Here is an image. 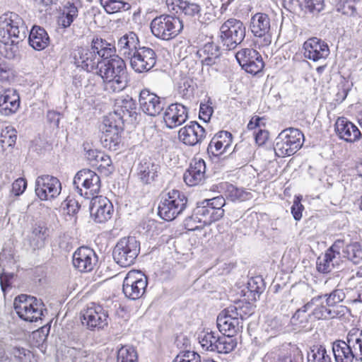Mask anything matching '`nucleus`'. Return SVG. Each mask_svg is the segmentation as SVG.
<instances>
[{
    "instance_id": "nucleus-1",
    "label": "nucleus",
    "mask_w": 362,
    "mask_h": 362,
    "mask_svg": "<svg viewBox=\"0 0 362 362\" xmlns=\"http://www.w3.org/2000/svg\"><path fill=\"white\" fill-rule=\"evenodd\" d=\"M226 200L222 196L212 199H204L197 204L193 214L185 220V225L187 230H194L189 228L190 222L197 221L202 226H210L222 218L225 214L223 206Z\"/></svg>"
},
{
    "instance_id": "nucleus-2",
    "label": "nucleus",
    "mask_w": 362,
    "mask_h": 362,
    "mask_svg": "<svg viewBox=\"0 0 362 362\" xmlns=\"http://www.w3.org/2000/svg\"><path fill=\"white\" fill-rule=\"evenodd\" d=\"M98 74L101 76L107 90L116 93L123 90L127 83V66L119 56L104 62Z\"/></svg>"
},
{
    "instance_id": "nucleus-3",
    "label": "nucleus",
    "mask_w": 362,
    "mask_h": 362,
    "mask_svg": "<svg viewBox=\"0 0 362 362\" xmlns=\"http://www.w3.org/2000/svg\"><path fill=\"white\" fill-rule=\"evenodd\" d=\"M152 34L158 39L169 41L183 30V21L178 16L163 13L155 17L150 23Z\"/></svg>"
},
{
    "instance_id": "nucleus-4",
    "label": "nucleus",
    "mask_w": 362,
    "mask_h": 362,
    "mask_svg": "<svg viewBox=\"0 0 362 362\" xmlns=\"http://www.w3.org/2000/svg\"><path fill=\"white\" fill-rule=\"evenodd\" d=\"M187 198L178 189H172L163 195L158 208V214L163 220L170 221L182 214L187 207Z\"/></svg>"
},
{
    "instance_id": "nucleus-5",
    "label": "nucleus",
    "mask_w": 362,
    "mask_h": 362,
    "mask_svg": "<svg viewBox=\"0 0 362 362\" xmlns=\"http://www.w3.org/2000/svg\"><path fill=\"white\" fill-rule=\"evenodd\" d=\"M14 310L18 316L23 320L33 322L42 320L44 304L35 297L21 294L15 298Z\"/></svg>"
},
{
    "instance_id": "nucleus-6",
    "label": "nucleus",
    "mask_w": 362,
    "mask_h": 362,
    "mask_svg": "<svg viewBox=\"0 0 362 362\" xmlns=\"http://www.w3.org/2000/svg\"><path fill=\"white\" fill-rule=\"evenodd\" d=\"M140 252V243L134 237L120 238L116 243L112 256L115 262L121 267L132 265Z\"/></svg>"
},
{
    "instance_id": "nucleus-7",
    "label": "nucleus",
    "mask_w": 362,
    "mask_h": 362,
    "mask_svg": "<svg viewBox=\"0 0 362 362\" xmlns=\"http://www.w3.org/2000/svg\"><path fill=\"white\" fill-rule=\"evenodd\" d=\"M303 133L294 128L283 130L277 136L274 152L278 157L293 155L303 145Z\"/></svg>"
},
{
    "instance_id": "nucleus-8",
    "label": "nucleus",
    "mask_w": 362,
    "mask_h": 362,
    "mask_svg": "<svg viewBox=\"0 0 362 362\" xmlns=\"http://www.w3.org/2000/svg\"><path fill=\"white\" fill-rule=\"evenodd\" d=\"M74 185L78 193L86 199H93L98 196L101 189L100 176L93 170L83 168L77 172L74 178Z\"/></svg>"
},
{
    "instance_id": "nucleus-9",
    "label": "nucleus",
    "mask_w": 362,
    "mask_h": 362,
    "mask_svg": "<svg viewBox=\"0 0 362 362\" xmlns=\"http://www.w3.org/2000/svg\"><path fill=\"white\" fill-rule=\"evenodd\" d=\"M81 320L82 325L89 330H102L108 326V311L99 304L90 303L81 310Z\"/></svg>"
},
{
    "instance_id": "nucleus-10",
    "label": "nucleus",
    "mask_w": 362,
    "mask_h": 362,
    "mask_svg": "<svg viewBox=\"0 0 362 362\" xmlns=\"http://www.w3.org/2000/svg\"><path fill=\"white\" fill-rule=\"evenodd\" d=\"M147 286V276L140 270L132 269L124 279L122 291L127 298L137 300L144 296Z\"/></svg>"
},
{
    "instance_id": "nucleus-11",
    "label": "nucleus",
    "mask_w": 362,
    "mask_h": 362,
    "mask_svg": "<svg viewBox=\"0 0 362 362\" xmlns=\"http://www.w3.org/2000/svg\"><path fill=\"white\" fill-rule=\"evenodd\" d=\"M250 29L252 35L259 39V47H268L272 42L271 19L268 14L257 12L252 16Z\"/></svg>"
},
{
    "instance_id": "nucleus-12",
    "label": "nucleus",
    "mask_w": 362,
    "mask_h": 362,
    "mask_svg": "<svg viewBox=\"0 0 362 362\" xmlns=\"http://www.w3.org/2000/svg\"><path fill=\"white\" fill-rule=\"evenodd\" d=\"M221 37L228 46L235 47L240 44L246 34L243 23L235 18H229L220 28Z\"/></svg>"
},
{
    "instance_id": "nucleus-13",
    "label": "nucleus",
    "mask_w": 362,
    "mask_h": 362,
    "mask_svg": "<svg viewBox=\"0 0 362 362\" xmlns=\"http://www.w3.org/2000/svg\"><path fill=\"white\" fill-rule=\"evenodd\" d=\"M216 322L219 331L229 335H236L243 328L237 307L233 305L223 309L218 314Z\"/></svg>"
},
{
    "instance_id": "nucleus-14",
    "label": "nucleus",
    "mask_w": 362,
    "mask_h": 362,
    "mask_svg": "<svg viewBox=\"0 0 362 362\" xmlns=\"http://www.w3.org/2000/svg\"><path fill=\"white\" fill-rule=\"evenodd\" d=\"M100 141L103 146L109 150L115 151L122 141L123 128L117 124L115 118L107 117L103 120Z\"/></svg>"
},
{
    "instance_id": "nucleus-15",
    "label": "nucleus",
    "mask_w": 362,
    "mask_h": 362,
    "mask_svg": "<svg viewBox=\"0 0 362 362\" xmlns=\"http://www.w3.org/2000/svg\"><path fill=\"white\" fill-rule=\"evenodd\" d=\"M235 58L242 68L247 73L256 75L264 67L261 54L252 48H244L238 51Z\"/></svg>"
},
{
    "instance_id": "nucleus-16",
    "label": "nucleus",
    "mask_w": 362,
    "mask_h": 362,
    "mask_svg": "<svg viewBox=\"0 0 362 362\" xmlns=\"http://www.w3.org/2000/svg\"><path fill=\"white\" fill-rule=\"evenodd\" d=\"M23 18L14 12H6L0 16V39L18 38L20 29L23 28Z\"/></svg>"
},
{
    "instance_id": "nucleus-17",
    "label": "nucleus",
    "mask_w": 362,
    "mask_h": 362,
    "mask_svg": "<svg viewBox=\"0 0 362 362\" xmlns=\"http://www.w3.org/2000/svg\"><path fill=\"white\" fill-rule=\"evenodd\" d=\"M62 190L59 180L54 176L44 175L36 180V194L41 200L57 197Z\"/></svg>"
},
{
    "instance_id": "nucleus-18",
    "label": "nucleus",
    "mask_w": 362,
    "mask_h": 362,
    "mask_svg": "<svg viewBox=\"0 0 362 362\" xmlns=\"http://www.w3.org/2000/svg\"><path fill=\"white\" fill-rule=\"evenodd\" d=\"M206 136V129L195 121L189 122L181 127L177 134L179 141L189 146L200 144Z\"/></svg>"
},
{
    "instance_id": "nucleus-19",
    "label": "nucleus",
    "mask_w": 362,
    "mask_h": 362,
    "mask_svg": "<svg viewBox=\"0 0 362 362\" xmlns=\"http://www.w3.org/2000/svg\"><path fill=\"white\" fill-rule=\"evenodd\" d=\"M156 63V54L153 49L149 47H140L131 57L132 68L138 73L151 70Z\"/></svg>"
},
{
    "instance_id": "nucleus-20",
    "label": "nucleus",
    "mask_w": 362,
    "mask_h": 362,
    "mask_svg": "<svg viewBox=\"0 0 362 362\" xmlns=\"http://www.w3.org/2000/svg\"><path fill=\"white\" fill-rule=\"evenodd\" d=\"M73 265L81 272H90L98 262V256L89 247H78L73 255Z\"/></svg>"
},
{
    "instance_id": "nucleus-21",
    "label": "nucleus",
    "mask_w": 362,
    "mask_h": 362,
    "mask_svg": "<svg viewBox=\"0 0 362 362\" xmlns=\"http://www.w3.org/2000/svg\"><path fill=\"white\" fill-rule=\"evenodd\" d=\"M72 57L74 64L88 72L96 70L100 63L99 57L91 47H78L74 49Z\"/></svg>"
},
{
    "instance_id": "nucleus-22",
    "label": "nucleus",
    "mask_w": 362,
    "mask_h": 362,
    "mask_svg": "<svg viewBox=\"0 0 362 362\" xmlns=\"http://www.w3.org/2000/svg\"><path fill=\"white\" fill-rule=\"evenodd\" d=\"M139 105L145 114L151 117L158 116L163 110L161 98L148 88L141 90L139 95Z\"/></svg>"
},
{
    "instance_id": "nucleus-23",
    "label": "nucleus",
    "mask_w": 362,
    "mask_h": 362,
    "mask_svg": "<svg viewBox=\"0 0 362 362\" xmlns=\"http://www.w3.org/2000/svg\"><path fill=\"white\" fill-rule=\"evenodd\" d=\"M114 213L112 202L105 197L98 196L91 199L90 215L97 223H105Z\"/></svg>"
},
{
    "instance_id": "nucleus-24",
    "label": "nucleus",
    "mask_w": 362,
    "mask_h": 362,
    "mask_svg": "<svg viewBox=\"0 0 362 362\" xmlns=\"http://www.w3.org/2000/svg\"><path fill=\"white\" fill-rule=\"evenodd\" d=\"M206 179V163L204 159L194 157L183 175L185 184L190 187L204 183Z\"/></svg>"
},
{
    "instance_id": "nucleus-25",
    "label": "nucleus",
    "mask_w": 362,
    "mask_h": 362,
    "mask_svg": "<svg viewBox=\"0 0 362 362\" xmlns=\"http://www.w3.org/2000/svg\"><path fill=\"white\" fill-rule=\"evenodd\" d=\"M233 135L228 131H219L211 138L207 151L215 157H221L231 150Z\"/></svg>"
},
{
    "instance_id": "nucleus-26",
    "label": "nucleus",
    "mask_w": 362,
    "mask_h": 362,
    "mask_svg": "<svg viewBox=\"0 0 362 362\" xmlns=\"http://www.w3.org/2000/svg\"><path fill=\"white\" fill-rule=\"evenodd\" d=\"M136 115V104L132 98H119L115 100L113 113L109 117L115 118L116 122L124 124L131 120Z\"/></svg>"
},
{
    "instance_id": "nucleus-27",
    "label": "nucleus",
    "mask_w": 362,
    "mask_h": 362,
    "mask_svg": "<svg viewBox=\"0 0 362 362\" xmlns=\"http://www.w3.org/2000/svg\"><path fill=\"white\" fill-rule=\"evenodd\" d=\"M188 117L187 108L180 103L170 104L164 111L163 122L168 129H173L183 124Z\"/></svg>"
},
{
    "instance_id": "nucleus-28",
    "label": "nucleus",
    "mask_w": 362,
    "mask_h": 362,
    "mask_svg": "<svg viewBox=\"0 0 362 362\" xmlns=\"http://www.w3.org/2000/svg\"><path fill=\"white\" fill-rule=\"evenodd\" d=\"M276 350V352L267 353L265 358H276L275 362H303L302 351L295 344L283 345Z\"/></svg>"
},
{
    "instance_id": "nucleus-29",
    "label": "nucleus",
    "mask_w": 362,
    "mask_h": 362,
    "mask_svg": "<svg viewBox=\"0 0 362 362\" xmlns=\"http://www.w3.org/2000/svg\"><path fill=\"white\" fill-rule=\"evenodd\" d=\"M335 131L339 137L346 142L354 143L361 138L358 128L345 117H339L335 122Z\"/></svg>"
},
{
    "instance_id": "nucleus-30",
    "label": "nucleus",
    "mask_w": 362,
    "mask_h": 362,
    "mask_svg": "<svg viewBox=\"0 0 362 362\" xmlns=\"http://www.w3.org/2000/svg\"><path fill=\"white\" fill-rule=\"evenodd\" d=\"M20 107V96L13 89L8 88L0 93V112L8 116L15 113Z\"/></svg>"
},
{
    "instance_id": "nucleus-31",
    "label": "nucleus",
    "mask_w": 362,
    "mask_h": 362,
    "mask_svg": "<svg viewBox=\"0 0 362 362\" xmlns=\"http://www.w3.org/2000/svg\"><path fill=\"white\" fill-rule=\"evenodd\" d=\"M264 117L255 115L249 121L247 128L253 132L256 144L262 146L267 143L269 137V132L266 129Z\"/></svg>"
},
{
    "instance_id": "nucleus-32",
    "label": "nucleus",
    "mask_w": 362,
    "mask_h": 362,
    "mask_svg": "<svg viewBox=\"0 0 362 362\" xmlns=\"http://www.w3.org/2000/svg\"><path fill=\"white\" fill-rule=\"evenodd\" d=\"M90 46L95 52L99 59L104 62L114 58L116 54V48L114 43L109 42L106 40L101 37H93Z\"/></svg>"
},
{
    "instance_id": "nucleus-33",
    "label": "nucleus",
    "mask_w": 362,
    "mask_h": 362,
    "mask_svg": "<svg viewBox=\"0 0 362 362\" xmlns=\"http://www.w3.org/2000/svg\"><path fill=\"white\" fill-rule=\"evenodd\" d=\"M78 16V8L74 2H67L59 11L57 23L59 28H69Z\"/></svg>"
},
{
    "instance_id": "nucleus-34",
    "label": "nucleus",
    "mask_w": 362,
    "mask_h": 362,
    "mask_svg": "<svg viewBox=\"0 0 362 362\" xmlns=\"http://www.w3.org/2000/svg\"><path fill=\"white\" fill-rule=\"evenodd\" d=\"M310 307L312 305L307 303L302 308L298 310L292 317L293 322L305 330L311 329L312 325H314L315 322L314 312L315 309L309 311Z\"/></svg>"
},
{
    "instance_id": "nucleus-35",
    "label": "nucleus",
    "mask_w": 362,
    "mask_h": 362,
    "mask_svg": "<svg viewBox=\"0 0 362 362\" xmlns=\"http://www.w3.org/2000/svg\"><path fill=\"white\" fill-rule=\"evenodd\" d=\"M49 37L47 31L42 27L34 25L29 34V45L35 50H43L49 44Z\"/></svg>"
},
{
    "instance_id": "nucleus-36",
    "label": "nucleus",
    "mask_w": 362,
    "mask_h": 362,
    "mask_svg": "<svg viewBox=\"0 0 362 362\" xmlns=\"http://www.w3.org/2000/svg\"><path fill=\"white\" fill-rule=\"evenodd\" d=\"M197 54L203 66H210L216 63L220 51L214 42H208L199 49Z\"/></svg>"
},
{
    "instance_id": "nucleus-37",
    "label": "nucleus",
    "mask_w": 362,
    "mask_h": 362,
    "mask_svg": "<svg viewBox=\"0 0 362 362\" xmlns=\"http://www.w3.org/2000/svg\"><path fill=\"white\" fill-rule=\"evenodd\" d=\"M332 352L336 362H354L356 361L350 344L344 341L338 340L333 343Z\"/></svg>"
},
{
    "instance_id": "nucleus-38",
    "label": "nucleus",
    "mask_w": 362,
    "mask_h": 362,
    "mask_svg": "<svg viewBox=\"0 0 362 362\" xmlns=\"http://www.w3.org/2000/svg\"><path fill=\"white\" fill-rule=\"evenodd\" d=\"M117 45L123 54L132 57L139 49V40L135 33L129 32L118 40Z\"/></svg>"
},
{
    "instance_id": "nucleus-39",
    "label": "nucleus",
    "mask_w": 362,
    "mask_h": 362,
    "mask_svg": "<svg viewBox=\"0 0 362 362\" xmlns=\"http://www.w3.org/2000/svg\"><path fill=\"white\" fill-rule=\"evenodd\" d=\"M348 343L356 354V361H362V331L352 329L347 335Z\"/></svg>"
},
{
    "instance_id": "nucleus-40",
    "label": "nucleus",
    "mask_w": 362,
    "mask_h": 362,
    "mask_svg": "<svg viewBox=\"0 0 362 362\" xmlns=\"http://www.w3.org/2000/svg\"><path fill=\"white\" fill-rule=\"evenodd\" d=\"M138 175L143 183L149 184L153 182L158 175V166L151 162L141 163Z\"/></svg>"
},
{
    "instance_id": "nucleus-41",
    "label": "nucleus",
    "mask_w": 362,
    "mask_h": 362,
    "mask_svg": "<svg viewBox=\"0 0 362 362\" xmlns=\"http://www.w3.org/2000/svg\"><path fill=\"white\" fill-rule=\"evenodd\" d=\"M100 3L109 14L126 11L131 8V5L123 0H100Z\"/></svg>"
},
{
    "instance_id": "nucleus-42",
    "label": "nucleus",
    "mask_w": 362,
    "mask_h": 362,
    "mask_svg": "<svg viewBox=\"0 0 362 362\" xmlns=\"http://www.w3.org/2000/svg\"><path fill=\"white\" fill-rule=\"evenodd\" d=\"M233 336L223 333V336L218 337L215 351L220 354H228L233 351L237 346V340L233 338Z\"/></svg>"
},
{
    "instance_id": "nucleus-43",
    "label": "nucleus",
    "mask_w": 362,
    "mask_h": 362,
    "mask_svg": "<svg viewBox=\"0 0 362 362\" xmlns=\"http://www.w3.org/2000/svg\"><path fill=\"white\" fill-rule=\"evenodd\" d=\"M92 166L96 168L100 173L106 176L112 174L115 170L110 156L105 152L100 153V156L93 163Z\"/></svg>"
},
{
    "instance_id": "nucleus-44",
    "label": "nucleus",
    "mask_w": 362,
    "mask_h": 362,
    "mask_svg": "<svg viewBox=\"0 0 362 362\" xmlns=\"http://www.w3.org/2000/svg\"><path fill=\"white\" fill-rule=\"evenodd\" d=\"M14 37H8V40L0 39L1 45L0 46V54L5 58L14 59L19 51L18 43Z\"/></svg>"
},
{
    "instance_id": "nucleus-45",
    "label": "nucleus",
    "mask_w": 362,
    "mask_h": 362,
    "mask_svg": "<svg viewBox=\"0 0 362 362\" xmlns=\"http://www.w3.org/2000/svg\"><path fill=\"white\" fill-rule=\"evenodd\" d=\"M16 139V131L13 127H6L2 129L0 135V144L4 150L13 147Z\"/></svg>"
},
{
    "instance_id": "nucleus-46",
    "label": "nucleus",
    "mask_w": 362,
    "mask_h": 362,
    "mask_svg": "<svg viewBox=\"0 0 362 362\" xmlns=\"http://www.w3.org/2000/svg\"><path fill=\"white\" fill-rule=\"evenodd\" d=\"M218 336L214 332H202L199 337V341L205 351H215Z\"/></svg>"
},
{
    "instance_id": "nucleus-47",
    "label": "nucleus",
    "mask_w": 362,
    "mask_h": 362,
    "mask_svg": "<svg viewBox=\"0 0 362 362\" xmlns=\"http://www.w3.org/2000/svg\"><path fill=\"white\" fill-rule=\"evenodd\" d=\"M343 252L345 256L354 264H358L362 259V246L358 242L347 245Z\"/></svg>"
},
{
    "instance_id": "nucleus-48",
    "label": "nucleus",
    "mask_w": 362,
    "mask_h": 362,
    "mask_svg": "<svg viewBox=\"0 0 362 362\" xmlns=\"http://www.w3.org/2000/svg\"><path fill=\"white\" fill-rule=\"evenodd\" d=\"M117 362H138L136 349L129 346H122L118 351Z\"/></svg>"
},
{
    "instance_id": "nucleus-49",
    "label": "nucleus",
    "mask_w": 362,
    "mask_h": 362,
    "mask_svg": "<svg viewBox=\"0 0 362 362\" xmlns=\"http://www.w3.org/2000/svg\"><path fill=\"white\" fill-rule=\"evenodd\" d=\"M303 52L305 58L317 61V38L310 37L306 40L303 46Z\"/></svg>"
},
{
    "instance_id": "nucleus-50",
    "label": "nucleus",
    "mask_w": 362,
    "mask_h": 362,
    "mask_svg": "<svg viewBox=\"0 0 362 362\" xmlns=\"http://www.w3.org/2000/svg\"><path fill=\"white\" fill-rule=\"evenodd\" d=\"M85 158L92 166L93 163L98 159L103 151H101L93 146V143L86 141L83 144Z\"/></svg>"
},
{
    "instance_id": "nucleus-51",
    "label": "nucleus",
    "mask_w": 362,
    "mask_h": 362,
    "mask_svg": "<svg viewBox=\"0 0 362 362\" xmlns=\"http://www.w3.org/2000/svg\"><path fill=\"white\" fill-rule=\"evenodd\" d=\"M15 77L13 66L0 58V81H9Z\"/></svg>"
},
{
    "instance_id": "nucleus-52",
    "label": "nucleus",
    "mask_w": 362,
    "mask_h": 362,
    "mask_svg": "<svg viewBox=\"0 0 362 362\" xmlns=\"http://www.w3.org/2000/svg\"><path fill=\"white\" fill-rule=\"evenodd\" d=\"M201 11V7L198 4L192 2L190 1L184 0L182 4L181 11L178 16H187L194 17L198 15Z\"/></svg>"
},
{
    "instance_id": "nucleus-53",
    "label": "nucleus",
    "mask_w": 362,
    "mask_h": 362,
    "mask_svg": "<svg viewBox=\"0 0 362 362\" xmlns=\"http://www.w3.org/2000/svg\"><path fill=\"white\" fill-rule=\"evenodd\" d=\"M184 0H162L167 11L172 16H176L180 13Z\"/></svg>"
},
{
    "instance_id": "nucleus-54",
    "label": "nucleus",
    "mask_w": 362,
    "mask_h": 362,
    "mask_svg": "<svg viewBox=\"0 0 362 362\" xmlns=\"http://www.w3.org/2000/svg\"><path fill=\"white\" fill-rule=\"evenodd\" d=\"M173 362H200V356L194 351H183L180 353Z\"/></svg>"
},
{
    "instance_id": "nucleus-55",
    "label": "nucleus",
    "mask_w": 362,
    "mask_h": 362,
    "mask_svg": "<svg viewBox=\"0 0 362 362\" xmlns=\"http://www.w3.org/2000/svg\"><path fill=\"white\" fill-rule=\"evenodd\" d=\"M302 196H295L293 203L291 206V214L296 221H300L302 218V214L304 210V206L301 203Z\"/></svg>"
},
{
    "instance_id": "nucleus-56",
    "label": "nucleus",
    "mask_w": 362,
    "mask_h": 362,
    "mask_svg": "<svg viewBox=\"0 0 362 362\" xmlns=\"http://www.w3.org/2000/svg\"><path fill=\"white\" fill-rule=\"evenodd\" d=\"M334 259V255H328L325 252L323 256V259L320 261L318 264V272L321 273H329L332 271L334 267V264L332 263V260Z\"/></svg>"
},
{
    "instance_id": "nucleus-57",
    "label": "nucleus",
    "mask_w": 362,
    "mask_h": 362,
    "mask_svg": "<svg viewBox=\"0 0 362 362\" xmlns=\"http://www.w3.org/2000/svg\"><path fill=\"white\" fill-rule=\"evenodd\" d=\"M238 314L241 317L242 321L243 319L249 317L255 313V307L249 302H243L237 307Z\"/></svg>"
},
{
    "instance_id": "nucleus-58",
    "label": "nucleus",
    "mask_w": 362,
    "mask_h": 362,
    "mask_svg": "<svg viewBox=\"0 0 362 362\" xmlns=\"http://www.w3.org/2000/svg\"><path fill=\"white\" fill-rule=\"evenodd\" d=\"M27 188V180L24 177H19L12 183L11 193L15 196L22 194Z\"/></svg>"
},
{
    "instance_id": "nucleus-59",
    "label": "nucleus",
    "mask_w": 362,
    "mask_h": 362,
    "mask_svg": "<svg viewBox=\"0 0 362 362\" xmlns=\"http://www.w3.org/2000/svg\"><path fill=\"white\" fill-rule=\"evenodd\" d=\"M213 112L212 107L208 104L202 103L199 107V117L200 119L207 122L210 120Z\"/></svg>"
},
{
    "instance_id": "nucleus-60",
    "label": "nucleus",
    "mask_w": 362,
    "mask_h": 362,
    "mask_svg": "<svg viewBox=\"0 0 362 362\" xmlns=\"http://www.w3.org/2000/svg\"><path fill=\"white\" fill-rule=\"evenodd\" d=\"M33 235L37 238L38 239H40L42 240H45L47 239V238L49 236L48 233V228L45 225H36L33 228Z\"/></svg>"
},
{
    "instance_id": "nucleus-61",
    "label": "nucleus",
    "mask_w": 362,
    "mask_h": 362,
    "mask_svg": "<svg viewBox=\"0 0 362 362\" xmlns=\"http://www.w3.org/2000/svg\"><path fill=\"white\" fill-rule=\"evenodd\" d=\"M65 202L68 214L75 215L78 212L81 205L78 204L77 200L74 198H67L65 200Z\"/></svg>"
},
{
    "instance_id": "nucleus-62",
    "label": "nucleus",
    "mask_w": 362,
    "mask_h": 362,
    "mask_svg": "<svg viewBox=\"0 0 362 362\" xmlns=\"http://www.w3.org/2000/svg\"><path fill=\"white\" fill-rule=\"evenodd\" d=\"M337 11L346 16H354L356 12V7L349 3H344L337 8Z\"/></svg>"
},
{
    "instance_id": "nucleus-63",
    "label": "nucleus",
    "mask_w": 362,
    "mask_h": 362,
    "mask_svg": "<svg viewBox=\"0 0 362 362\" xmlns=\"http://www.w3.org/2000/svg\"><path fill=\"white\" fill-rule=\"evenodd\" d=\"M298 6L305 12H313L315 8V0H297Z\"/></svg>"
},
{
    "instance_id": "nucleus-64",
    "label": "nucleus",
    "mask_w": 362,
    "mask_h": 362,
    "mask_svg": "<svg viewBox=\"0 0 362 362\" xmlns=\"http://www.w3.org/2000/svg\"><path fill=\"white\" fill-rule=\"evenodd\" d=\"M334 317V312L333 313L329 308L322 305L318 307V320L319 319H328Z\"/></svg>"
}]
</instances>
